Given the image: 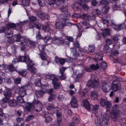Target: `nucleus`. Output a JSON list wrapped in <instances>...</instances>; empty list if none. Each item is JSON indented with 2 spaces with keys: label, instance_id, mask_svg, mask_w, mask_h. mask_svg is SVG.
Returning <instances> with one entry per match:
<instances>
[{
  "label": "nucleus",
  "instance_id": "1",
  "mask_svg": "<svg viewBox=\"0 0 126 126\" xmlns=\"http://www.w3.org/2000/svg\"><path fill=\"white\" fill-rule=\"evenodd\" d=\"M101 117L102 118V120L101 119H98L95 120L96 126H105L108 125V122L109 120V118L108 114L106 113L102 114Z\"/></svg>",
  "mask_w": 126,
  "mask_h": 126
},
{
  "label": "nucleus",
  "instance_id": "2",
  "mask_svg": "<svg viewBox=\"0 0 126 126\" xmlns=\"http://www.w3.org/2000/svg\"><path fill=\"white\" fill-rule=\"evenodd\" d=\"M118 107L117 104H115L112 107L111 111V118L113 121L115 122L117 121L120 116V111Z\"/></svg>",
  "mask_w": 126,
  "mask_h": 126
},
{
  "label": "nucleus",
  "instance_id": "3",
  "mask_svg": "<svg viewBox=\"0 0 126 126\" xmlns=\"http://www.w3.org/2000/svg\"><path fill=\"white\" fill-rule=\"evenodd\" d=\"M53 74H51L49 75V78H51L53 76V79L51 80H52V83L53 85V87L54 89H58L60 87L61 82L59 81V79L58 78H56L54 76Z\"/></svg>",
  "mask_w": 126,
  "mask_h": 126
},
{
  "label": "nucleus",
  "instance_id": "4",
  "mask_svg": "<svg viewBox=\"0 0 126 126\" xmlns=\"http://www.w3.org/2000/svg\"><path fill=\"white\" fill-rule=\"evenodd\" d=\"M111 88L113 91L115 92L121 90V84L118 80L116 79L113 81Z\"/></svg>",
  "mask_w": 126,
  "mask_h": 126
},
{
  "label": "nucleus",
  "instance_id": "5",
  "mask_svg": "<svg viewBox=\"0 0 126 126\" xmlns=\"http://www.w3.org/2000/svg\"><path fill=\"white\" fill-rule=\"evenodd\" d=\"M32 103L34 105V109L36 112H39L42 109V104L39 100L34 99Z\"/></svg>",
  "mask_w": 126,
  "mask_h": 126
},
{
  "label": "nucleus",
  "instance_id": "6",
  "mask_svg": "<svg viewBox=\"0 0 126 126\" xmlns=\"http://www.w3.org/2000/svg\"><path fill=\"white\" fill-rule=\"evenodd\" d=\"M27 63H26L27 64V70L31 72L32 73L34 74L37 71L36 69L33 65H31L30 64H32V60H30L29 57L28 56H27Z\"/></svg>",
  "mask_w": 126,
  "mask_h": 126
},
{
  "label": "nucleus",
  "instance_id": "7",
  "mask_svg": "<svg viewBox=\"0 0 126 126\" xmlns=\"http://www.w3.org/2000/svg\"><path fill=\"white\" fill-rule=\"evenodd\" d=\"M3 94L5 98H3L2 101L3 103H5L9 100L10 97L11 96V91L9 89H6L3 92Z\"/></svg>",
  "mask_w": 126,
  "mask_h": 126
},
{
  "label": "nucleus",
  "instance_id": "8",
  "mask_svg": "<svg viewBox=\"0 0 126 126\" xmlns=\"http://www.w3.org/2000/svg\"><path fill=\"white\" fill-rule=\"evenodd\" d=\"M15 37L16 42H20L21 45H25L27 44L28 41L26 38L24 37L21 36L20 34H18L15 35Z\"/></svg>",
  "mask_w": 126,
  "mask_h": 126
},
{
  "label": "nucleus",
  "instance_id": "9",
  "mask_svg": "<svg viewBox=\"0 0 126 126\" xmlns=\"http://www.w3.org/2000/svg\"><path fill=\"white\" fill-rule=\"evenodd\" d=\"M55 42L56 44L57 45H63L65 44V45H69L70 44L69 41H65V39L62 37L56 40Z\"/></svg>",
  "mask_w": 126,
  "mask_h": 126
},
{
  "label": "nucleus",
  "instance_id": "10",
  "mask_svg": "<svg viewBox=\"0 0 126 126\" xmlns=\"http://www.w3.org/2000/svg\"><path fill=\"white\" fill-rule=\"evenodd\" d=\"M42 29L45 32H49L50 35L53 33L54 30L50 28L49 25L47 24L43 26Z\"/></svg>",
  "mask_w": 126,
  "mask_h": 126
},
{
  "label": "nucleus",
  "instance_id": "11",
  "mask_svg": "<svg viewBox=\"0 0 126 126\" xmlns=\"http://www.w3.org/2000/svg\"><path fill=\"white\" fill-rule=\"evenodd\" d=\"M29 27L30 28H33L34 27V24L38 22V20L36 18L33 16H31L29 17Z\"/></svg>",
  "mask_w": 126,
  "mask_h": 126
},
{
  "label": "nucleus",
  "instance_id": "12",
  "mask_svg": "<svg viewBox=\"0 0 126 126\" xmlns=\"http://www.w3.org/2000/svg\"><path fill=\"white\" fill-rule=\"evenodd\" d=\"M37 15L41 19L44 20L45 19H48L49 18L48 15L46 14L41 11H39L37 12Z\"/></svg>",
  "mask_w": 126,
  "mask_h": 126
},
{
  "label": "nucleus",
  "instance_id": "13",
  "mask_svg": "<svg viewBox=\"0 0 126 126\" xmlns=\"http://www.w3.org/2000/svg\"><path fill=\"white\" fill-rule=\"evenodd\" d=\"M56 113L57 118V123L58 126H60L62 120V115L61 113L59 111V110H56Z\"/></svg>",
  "mask_w": 126,
  "mask_h": 126
},
{
  "label": "nucleus",
  "instance_id": "14",
  "mask_svg": "<svg viewBox=\"0 0 126 126\" xmlns=\"http://www.w3.org/2000/svg\"><path fill=\"white\" fill-rule=\"evenodd\" d=\"M87 85L89 87L94 88L95 89H96V88H97L98 87V84L94 82L92 80H90L88 81Z\"/></svg>",
  "mask_w": 126,
  "mask_h": 126
},
{
  "label": "nucleus",
  "instance_id": "15",
  "mask_svg": "<svg viewBox=\"0 0 126 126\" xmlns=\"http://www.w3.org/2000/svg\"><path fill=\"white\" fill-rule=\"evenodd\" d=\"M36 38L37 40L39 39H43L44 42L46 43L51 39L50 37H48L47 36H46L44 37H42L40 34V33L39 31V32L36 33Z\"/></svg>",
  "mask_w": 126,
  "mask_h": 126
},
{
  "label": "nucleus",
  "instance_id": "16",
  "mask_svg": "<svg viewBox=\"0 0 126 126\" xmlns=\"http://www.w3.org/2000/svg\"><path fill=\"white\" fill-rule=\"evenodd\" d=\"M83 2V0H77V2L73 4L72 7L73 9H79L80 5H82Z\"/></svg>",
  "mask_w": 126,
  "mask_h": 126
},
{
  "label": "nucleus",
  "instance_id": "17",
  "mask_svg": "<svg viewBox=\"0 0 126 126\" xmlns=\"http://www.w3.org/2000/svg\"><path fill=\"white\" fill-rule=\"evenodd\" d=\"M27 86H24L21 87L19 89L18 93L19 95L24 97L26 94V89Z\"/></svg>",
  "mask_w": 126,
  "mask_h": 126
},
{
  "label": "nucleus",
  "instance_id": "18",
  "mask_svg": "<svg viewBox=\"0 0 126 126\" xmlns=\"http://www.w3.org/2000/svg\"><path fill=\"white\" fill-rule=\"evenodd\" d=\"M71 107L73 108H76L78 106L77 100L75 97L73 96L71 99L70 102Z\"/></svg>",
  "mask_w": 126,
  "mask_h": 126
},
{
  "label": "nucleus",
  "instance_id": "19",
  "mask_svg": "<svg viewBox=\"0 0 126 126\" xmlns=\"http://www.w3.org/2000/svg\"><path fill=\"white\" fill-rule=\"evenodd\" d=\"M102 89L104 92L108 93L110 91L111 88L110 86H109L107 84L104 83L102 85Z\"/></svg>",
  "mask_w": 126,
  "mask_h": 126
},
{
  "label": "nucleus",
  "instance_id": "20",
  "mask_svg": "<svg viewBox=\"0 0 126 126\" xmlns=\"http://www.w3.org/2000/svg\"><path fill=\"white\" fill-rule=\"evenodd\" d=\"M42 115H44V117L45 118V121L47 123H49L52 121V118L49 115L46 114L45 113L43 112Z\"/></svg>",
  "mask_w": 126,
  "mask_h": 126
},
{
  "label": "nucleus",
  "instance_id": "21",
  "mask_svg": "<svg viewBox=\"0 0 126 126\" xmlns=\"http://www.w3.org/2000/svg\"><path fill=\"white\" fill-rule=\"evenodd\" d=\"M83 106L88 110H91V106L88 101L87 100H84L83 102Z\"/></svg>",
  "mask_w": 126,
  "mask_h": 126
},
{
  "label": "nucleus",
  "instance_id": "22",
  "mask_svg": "<svg viewBox=\"0 0 126 126\" xmlns=\"http://www.w3.org/2000/svg\"><path fill=\"white\" fill-rule=\"evenodd\" d=\"M35 94L37 97L38 98L42 97L43 96L45 92L41 90H36L35 92Z\"/></svg>",
  "mask_w": 126,
  "mask_h": 126
},
{
  "label": "nucleus",
  "instance_id": "23",
  "mask_svg": "<svg viewBox=\"0 0 126 126\" xmlns=\"http://www.w3.org/2000/svg\"><path fill=\"white\" fill-rule=\"evenodd\" d=\"M125 23L121 24L119 25H116L114 24V29L117 31H119L122 30L124 28Z\"/></svg>",
  "mask_w": 126,
  "mask_h": 126
},
{
  "label": "nucleus",
  "instance_id": "24",
  "mask_svg": "<svg viewBox=\"0 0 126 126\" xmlns=\"http://www.w3.org/2000/svg\"><path fill=\"white\" fill-rule=\"evenodd\" d=\"M110 31L109 29L106 28L105 29H104L103 31L102 36L105 38L108 35H110Z\"/></svg>",
  "mask_w": 126,
  "mask_h": 126
},
{
  "label": "nucleus",
  "instance_id": "25",
  "mask_svg": "<svg viewBox=\"0 0 126 126\" xmlns=\"http://www.w3.org/2000/svg\"><path fill=\"white\" fill-rule=\"evenodd\" d=\"M92 99L93 100H97L98 97L97 93L95 91H92L91 94Z\"/></svg>",
  "mask_w": 126,
  "mask_h": 126
},
{
  "label": "nucleus",
  "instance_id": "26",
  "mask_svg": "<svg viewBox=\"0 0 126 126\" xmlns=\"http://www.w3.org/2000/svg\"><path fill=\"white\" fill-rule=\"evenodd\" d=\"M18 57L19 59V62L27 63V56H20Z\"/></svg>",
  "mask_w": 126,
  "mask_h": 126
},
{
  "label": "nucleus",
  "instance_id": "27",
  "mask_svg": "<svg viewBox=\"0 0 126 126\" xmlns=\"http://www.w3.org/2000/svg\"><path fill=\"white\" fill-rule=\"evenodd\" d=\"M19 75L23 77H25L27 74V70L26 69H21L19 70L18 72Z\"/></svg>",
  "mask_w": 126,
  "mask_h": 126
},
{
  "label": "nucleus",
  "instance_id": "28",
  "mask_svg": "<svg viewBox=\"0 0 126 126\" xmlns=\"http://www.w3.org/2000/svg\"><path fill=\"white\" fill-rule=\"evenodd\" d=\"M65 0H57L55 4L58 6H63L65 4Z\"/></svg>",
  "mask_w": 126,
  "mask_h": 126
},
{
  "label": "nucleus",
  "instance_id": "29",
  "mask_svg": "<svg viewBox=\"0 0 126 126\" xmlns=\"http://www.w3.org/2000/svg\"><path fill=\"white\" fill-rule=\"evenodd\" d=\"M9 100L7 102H8L9 105L12 107H15L17 105V101L15 100Z\"/></svg>",
  "mask_w": 126,
  "mask_h": 126
},
{
  "label": "nucleus",
  "instance_id": "30",
  "mask_svg": "<svg viewBox=\"0 0 126 126\" xmlns=\"http://www.w3.org/2000/svg\"><path fill=\"white\" fill-rule=\"evenodd\" d=\"M104 51L105 53H111L112 52L111 48L108 45H105L104 47Z\"/></svg>",
  "mask_w": 126,
  "mask_h": 126
},
{
  "label": "nucleus",
  "instance_id": "31",
  "mask_svg": "<svg viewBox=\"0 0 126 126\" xmlns=\"http://www.w3.org/2000/svg\"><path fill=\"white\" fill-rule=\"evenodd\" d=\"M54 107V104L53 103H49L46 106L47 109L48 111L51 110Z\"/></svg>",
  "mask_w": 126,
  "mask_h": 126
},
{
  "label": "nucleus",
  "instance_id": "32",
  "mask_svg": "<svg viewBox=\"0 0 126 126\" xmlns=\"http://www.w3.org/2000/svg\"><path fill=\"white\" fill-rule=\"evenodd\" d=\"M55 26L57 28L60 29L63 28L64 25L60 22H57L55 23Z\"/></svg>",
  "mask_w": 126,
  "mask_h": 126
},
{
  "label": "nucleus",
  "instance_id": "33",
  "mask_svg": "<svg viewBox=\"0 0 126 126\" xmlns=\"http://www.w3.org/2000/svg\"><path fill=\"white\" fill-rule=\"evenodd\" d=\"M7 30V31H5V36L7 38L12 37L13 36V32L10 30H8V29Z\"/></svg>",
  "mask_w": 126,
  "mask_h": 126
},
{
  "label": "nucleus",
  "instance_id": "34",
  "mask_svg": "<svg viewBox=\"0 0 126 126\" xmlns=\"http://www.w3.org/2000/svg\"><path fill=\"white\" fill-rule=\"evenodd\" d=\"M32 105V104L28 102L27 103L25 106V109L26 110L28 111H30Z\"/></svg>",
  "mask_w": 126,
  "mask_h": 126
},
{
  "label": "nucleus",
  "instance_id": "35",
  "mask_svg": "<svg viewBox=\"0 0 126 126\" xmlns=\"http://www.w3.org/2000/svg\"><path fill=\"white\" fill-rule=\"evenodd\" d=\"M6 27L8 30L12 28V29L15 28L16 27V25L14 23H11L10 24H7L6 25Z\"/></svg>",
  "mask_w": 126,
  "mask_h": 126
},
{
  "label": "nucleus",
  "instance_id": "36",
  "mask_svg": "<svg viewBox=\"0 0 126 126\" xmlns=\"http://www.w3.org/2000/svg\"><path fill=\"white\" fill-rule=\"evenodd\" d=\"M109 9V7L106 6L103 7L102 9V13L103 14L106 15Z\"/></svg>",
  "mask_w": 126,
  "mask_h": 126
},
{
  "label": "nucleus",
  "instance_id": "37",
  "mask_svg": "<svg viewBox=\"0 0 126 126\" xmlns=\"http://www.w3.org/2000/svg\"><path fill=\"white\" fill-rule=\"evenodd\" d=\"M23 97L19 95L16 97V100L19 103H23L25 102L24 99L23 98Z\"/></svg>",
  "mask_w": 126,
  "mask_h": 126
},
{
  "label": "nucleus",
  "instance_id": "38",
  "mask_svg": "<svg viewBox=\"0 0 126 126\" xmlns=\"http://www.w3.org/2000/svg\"><path fill=\"white\" fill-rule=\"evenodd\" d=\"M57 0H48L47 2L48 4L51 7L54 6L55 2Z\"/></svg>",
  "mask_w": 126,
  "mask_h": 126
},
{
  "label": "nucleus",
  "instance_id": "39",
  "mask_svg": "<svg viewBox=\"0 0 126 126\" xmlns=\"http://www.w3.org/2000/svg\"><path fill=\"white\" fill-rule=\"evenodd\" d=\"M90 68L91 70L92 71L93 70H95L99 68V66L97 64H96V65L93 64L90 65Z\"/></svg>",
  "mask_w": 126,
  "mask_h": 126
},
{
  "label": "nucleus",
  "instance_id": "40",
  "mask_svg": "<svg viewBox=\"0 0 126 126\" xmlns=\"http://www.w3.org/2000/svg\"><path fill=\"white\" fill-rule=\"evenodd\" d=\"M109 3V2L107 0H101L100 4L102 5H105V6L108 5Z\"/></svg>",
  "mask_w": 126,
  "mask_h": 126
},
{
  "label": "nucleus",
  "instance_id": "41",
  "mask_svg": "<svg viewBox=\"0 0 126 126\" xmlns=\"http://www.w3.org/2000/svg\"><path fill=\"white\" fill-rule=\"evenodd\" d=\"M121 125L123 126H126V118H123L120 120Z\"/></svg>",
  "mask_w": 126,
  "mask_h": 126
},
{
  "label": "nucleus",
  "instance_id": "42",
  "mask_svg": "<svg viewBox=\"0 0 126 126\" xmlns=\"http://www.w3.org/2000/svg\"><path fill=\"white\" fill-rule=\"evenodd\" d=\"M73 44L74 47L76 48H75L76 49V50H75L76 52L77 53L76 51L77 49H79L80 48L79 45V43L78 41H75L74 43H73Z\"/></svg>",
  "mask_w": 126,
  "mask_h": 126
},
{
  "label": "nucleus",
  "instance_id": "43",
  "mask_svg": "<svg viewBox=\"0 0 126 126\" xmlns=\"http://www.w3.org/2000/svg\"><path fill=\"white\" fill-rule=\"evenodd\" d=\"M106 102V101L103 98H101L100 100V105L103 107H104L105 106V104Z\"/></svg>",
  "mask_w": 126,
  "mask_h": 126
},
{
  "label": "nucleus",
  "instance_id": "44",
  "mask_svg": "<svg viewBox=\"0 0 126 126\" xmlns=\"http://www.w3.org/2000/svg\"><path fill=\"white\" fill-rule=\"evenodd\" d=\"M46 53L43 52L41 51L40 53V56L42 60H45L46 58Z\"/></svg>",
  "mask_w": 126,
  "mask_h": 126
},
{
  "label": "nucleus",
  "instance_id": "45",
  "mask_svg": "<svg viewBox=\"0 0 126 126\" xmlns=\"http://www.w3.org/2000/svg\"><path fill=\"white\" fill-rule=\"evenodd\" d=\"M63 16L64 17L63 18L68 19L71 16V15L69 12H65L63 14Z\"/></svg>",
  "mask_w": 126,
  "mask_h": 126
},
{
  "label": "nucleus",
  "instance_id": "46",
  "mask_svg": "<svg viewBox=\"0 0 126 126\" xmlns=\"http://www.w3.org/2000/svg\"><path fill=\"white\" fill-rule=\"evenodd\" d=\"M112 104L109 101H106V102L105 104V106L107 108L110 109L112 106Z\"/></svg>",
  "mask_w": 126,
  "mask_h": 126
},
{
  "label": "nucleus",
  "instance_id": "47",
  "mask_svg": "<svg viewBox=\"0 0 126 126\" xmlns=\"http://www.w3.org/2000/svg\"><path fill=\"white\" fill-rule=\"evenodd\" d=\"M63 21L65 25H69L70 24V22L68 19L63 18Z\"/></svg>",
  "mask_w": 126,
  "mask_h": 126
},
{
  "label": "nucleus",
  "instance_id": "48",
  "mask_svg": "<svg viewBox=\"0 0 126 126\" xmlns=\"http://www.w3.org/2000/svg\"><path fill=\"white\" fill-rule=\"evenodd\" d=\"M109 21L105 19H103L102 22L104 25H105L107 27L109 26Z\"/></svg>",
  "mask_w": 126,
  "mask_h": 126
},
{
  "label": "nucleus",
  "instance_id": "49",
  "mask_svg": "<svg viewBox=\"0 0 126 126\" xmlns=\"http://www.w3.org/2000/svg\"><path fill=\"white\" fill-rule=\"evenodd\" d=\"M99 106L98 105H93L92 106V111H97L98 110Z\"/></svg>",
  "mask_w": 126,
  "mask_h": 126
},
{
  "label": "nucleus",
  "instance_id": "50",
  "mask_svg": "<svg viewBox=\"0 0 126 126\" xmlns=\"http://www.w3.org/2000/svg\"><path fill=\"white\" fill-rule=\"evenodd\" d=\"M78 55H77V56H82L84 54V52L83 49H78Z\"/></svg>",
  "mask_w": 126,
  "mask_h": 126
},
{
  "label": "nucleus",
  "instance_id": "51",
  "mask_svg": "<svg viewBox=\"0 0 126 126\" xmlns=\"http://www.w3.org/2000/svg\"><path fill=\"white\" fill-rule=\"evenodd\" d=\"M8 69L10 72H12L14 70V67L12 64L9 65L8 67Z\"/></svg>",
  "mask_w": 126,
  "mask_h": 126
},
{
  "label": "nucleus",
  "instance_id": "52",
  "mask_svg": "<svg viewBox=\"0 0 126 126\" xmlns=\"http://www.w3.org/2000/svg\"><path fill=\"white\" fill-rule=\"evenodd\" d=\"M55 95L54 94H50L48 97V101L49 102L51 101L55 98Z\"/></svg>",
  "mask_w": 126,
  "mask_h": 126
},
{
  "label": "nucleus",
  "instance_id": "53",
  "mask_svg": "<svg viewBox=\"0 0 126 126\" xmlns=\"http://www.w3.org/2000/svg\"><path fill=\"white\" fill-rule=\"evenodd\" d=\"M88 48L89 51L90 52H93L94 51L95 48V46L94 45L91 46L90 45L89 47Z\"/></svg>",
  "mask_w": 126,
  "mask_h": 126
},
{
  "label": "nucleus",
  "instance_id": "54",
  "mask_svg": "<svg viewBox=\"0 0 126 126\" xmlns=\"http://www.w3.org/2000/svg\"><path fill=\"white\" fill-rule=\"evenodd\" d=\"M22 1L25 6H27L30 5V0H22Z\"/></svg>",
  "mask_w": 126,
  "mask_h": 126
},
{
  "label": "nucleus",
  "instance_id": "55",
  "mask_svg": "<svg viewBox=\"0 0 126 126\" xmlns=\"http://www.w3.org/2000/svg\"><path fill=\"white\" fill-rule=\"evenodd\" d=\"M106 44L105 45H108L109 46L113 44V42L111 40L107 39L106 40Z\"/></svg>",
  "mask_w": 126,
  "mask_h": 126
},
{
  "label": "nucleus",
  "instance_id": "56",
  "mask_svg": "<svg viewBox=\"0 0 126 126\" xmlns=\"http://www.w3.org/2000/svg\"><path fill=\"white\" fill-rule=\"evenodd\" d=\"M36 85L37 87H40L42 84L40 79H39L36 81L35 82Z\"/></svg>",
  "mask_w": 126,
  "mask_h": 126
},
{
  "label": "nucleus",
  "instance_id": "57",
  "mask_svg": "<svg viewBox=\"0 0 126 126\" xmlns=\"http://www.w3.org/2000/svg\"><path fill=\"white\" fill-rule=\"evenodd\" d=\"M34 117V116L32 115H28L26 118V121H29L32 119Z\"/></svg>",
  "mask_w": 126,
  "mask_h": 126
},
{
  "label": "nucleus",
  "instance_id": "58",
  "mask_svg": "<svg viewBox=\"0 0 126 126\" xmlns=\"http://www.w3.org/2000/svg\"><path fill=\"white\" fill-rule=\"evenodd\" d=\"M21 81V79L19 78H16L14 79V82L16 84H18L20 83Z\"/></svg>",
  "mask_w": 126,
  "mask_h": 126
},
{
  "label": "nucleus",
  "instance_id": "59",
  "mask_svg": "<svg viewBox=\"0 0 126 126\" xmlns=\"http://www.w3.org/2000/svg\"><path fill=\"white\" fill-rule=\"evenodd\" d=\"M35 26L36 28L39 29H40L41 27L40 25L39 24V22L38 21L36 22V23L34 24V25L33 28Z\"/></svg>",
  "mask_w": 126,
  "mask_h": 126
},
{
  "label": "nucleus",
  "instance_id": "60",
  "mask_svg": "<svg viewBox=\"0 0 126 126\" xmlns=\"http://www.w3.org/2000/svg\"><path fill=\"white\" fill-rule=\"evenodd\" d=\"M4 81L8 84H10L12 82V81L10 79L8 78H5Z\"/></svg>",
  "mask_w": 126,
  "mask_h": 126
},
{
  "label": "nucleus",
  "instance_id": "61",
  "mask_svg": "<svg viewBox=\"0 0 126 126\" xmlns=\"http://www.w3.org/2000/svg\"><path fill=\"white\" fill-rule=\"evenodd\" d=\"M29 44L33 47H35V42L30 41L29 42Z\"/></svg>",
  "mask_w": 126,
  "mask_h": 126
},
{
  "label": "nucleus",
  "instance_id": "62",
  "mask_svg": "<svg viewBox=\"0 0 126 126\" xmlns=\"http://www.w3.org/2000/svg\"><path fill=\"white\" fill-rule=\"evenodd\" d=\"M107 64L105 62H103L101 63V67L103 69H105L107 68Z\"/></svg>",
  "mask_w": 126,
  "mask_h": 126
},
{
  "label": "nucleus",
  "instance_id": "63",
  "mask_svg": "<svg viewBox=\"0 0 126 126\" xmlns=\"http://www.w3.org/2000/svg\"><path fill=\"white\" fill-rule=\"evenodd\" d=\"M6 28L4 26L0 27V33H2L6 31Z\"/></svg>",
  "mask_w": 126,
  "mask_h": 126
},
{
  "label": "nucleus",
  "instance_id": "64",
  "mask_svg": "<svg viewBox=\"0 0 126 126\" xmlns=\"http://www.w3.org/2000/svg\"><path fill=\"white\" fill-rule=\"evenodd\" d=\"M37 2L38 4L40 7L44 6V2H43L44 3H43L41 0H38Z\"/></svg>",
  "mask_w": 126,
  "mask_h": 126
}]
</instances>
